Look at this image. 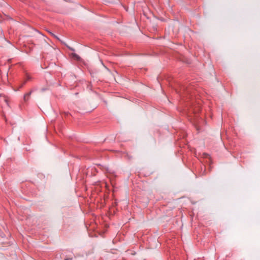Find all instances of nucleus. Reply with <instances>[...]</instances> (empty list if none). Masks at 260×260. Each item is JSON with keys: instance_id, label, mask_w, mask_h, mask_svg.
Listing matches in <instances>:
<instances>
[{"instance_id": "nucleus-4", "label": "nucleus", "mask_w": 260, "mask_h": 260, "mask_svg": "<svg viewBox=\"0 0 260 260\" xmlns=\"http://www.w3.org/2000/svg\"><path fill=\"white\" fill-rule=\"evenodd\" d=\"M73 56L74 57L76 58L77 59H80V57L77 54H76L75 53L73 54Z\"/></svg>"}, {"instance_id": "nucleus-3", "label": "nucleus", "mask_w": 260, "mask_h": 260, "mask_svg": "<svg viewBox=\"0 0 260 260\" xmlns=\"http://www.w3.org/2000/svg\"><path fill=\"white\" fill-rule=\"evenodd\" d=\"M31 93H32V91H30V92L26 93L24 95L23 100L24 102H26L28 101Z\"/></svg>"}, {"instance_id": "nucleus-2", "label": "nucleus", "mask_w": 260, "mask_h": 260, "mask_svg": "<svg viewBox=\"0 0 260 260\" xmlns=\"http://www.w3.org/2000/svg\"><path fill=\"white\" fill-rule=\"evenodd\" d=\"M0 101L1 102L4 101V102H5L6 103V104L8 106L9 105V104H8V99L5 95H3L2 94H0Z\"/></svg>"}, {"instance_id": "nucleus-6", "label": "nucleus", "mask_w": 260, "mask_h": 260, "mask_svg": "<svg viewBox=\"0 0 260 260\" xmlns=\"http://www.w3.org/2000/svg\"><path fill=\"white\" fill-rule=\"evenodd\" d=\"M64 114L65 115L68 116L69 113L68 112H64Z\"/></svg>"}, {"instance_id": "nucleus-8", "label": "nucleus", "mask_w": 260, "mask_h": 260, "mask_svg": "<svg viewBox=\"0 0 260 260\" xmlns=\"http://www.w3.org/2000/svg\"><path fill=\"white\" fill-rule=\"evenodd\" d=\"M64 260H70V259H69V258H66V259H65Z\"/></svg>"}, {"instance_id": "nucleus-1", "label": "nucleus", "mask_w": 260, "mask_h": 260, "mask_svg": "<svg viewBox=\"0 0 260 260\" xmlns=\"http://www.w3.org/2000/svg\"><path fill=\"white\" fill-rule=\"evenodd\" d=\"M190 87H186L184 86H182L181 87L180 90L178 91V93L180 95L184 96L186 94H190Z\"/></svg>"}, {"instance_id": "nucleus-7", "label": "nucleus", "mask_w": 260, "mask_h": 260, "mask_svg": "<svg viewBox=\"0 0 260 260\" xmlns=\"http://www.w3.org/2000/svg\"><path fill=\"white\" fill-rule=\"evenodd\" d=\"M52 36H53L55 38H57V37L54 35V34H51Z\"/></svg>"}, {"instance_id": "nucleus-5", "label": "nucleus", "mask_w": 260, "mask_h": 260, "mask_svg": "<svg viewBox=\"0 0 260 260\" xmlns=\"http://www.w3.org/2000/svg\"><path fill=\"white\" fill-rule=\"evenodd\" d=\"M69 48L71 50H72V51H74V49L72 48H70V47H69Z\"/></svg>"}]
</instances>
